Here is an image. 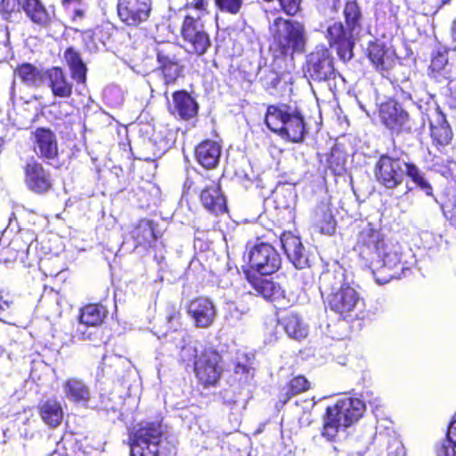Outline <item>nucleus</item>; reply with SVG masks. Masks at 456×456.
<instances>
[{
    "mask_svg": "<svg viewBox=\"0 0 456 456\" xmlns=\"http://www.w3.org/2000/svg\"><path fill=\"white\" fill-rule=\"evenodd\" d=\"M106 316L105 308L97 304H90L80 311L79 320L93 328L100 325Z\"/></svg>",
    "mask_w": 456,
    "mask_h": 456,
    "instance_id": "34",
    "label": "nucleus"
},
{
    "mask_svg": "<svg viewBox=\"0 0 456 456\" xmlns=\"http://www.w3.org/2000/svg\"><path fill=\"white\" fill-rule=\"evenodd\" d=\"M183 48L191 54L202 55L210 46L208 34L200 18L186 16L182 26Z\"/></svg>",
    "mask_w": 456,
    "mask_h": 456,
    "instance_id": "8",
    "label": "nucleus"
},
{
    "mask_svg": "<svg viewBox=\"0 0 456 456\" xmlns=\"http://www.w3.org/2000/svg\"><path fill=\"white\" fill-rule=\"evenodd\" d=\"M405 175L420 189L426 195L432 196L433 188L428 181L424 177L422 171L414 164L407 162V167L405 168Z\"/></svg>",
    "mask_w": 456,
    "mask_h": 456,
    "instance_id": "38",
    "label": "nucleus"
},
{
    "mask_svg": "<svg viewBox=\"0 0 456 456\" xmlns=\"http://www.w3.org/2000/svg\"><path fill=\"white\" fill-rule=\"evenodd\" d=\"M309 388L310 383L304 376L295 377L289 384V390L281 395L280 400L282 403H286L291 396L305 392Z\"/></svg>",
    "mask_w": 456,
    "mask_h": 456,
    "instance_id": "39",
    "label": "nucleus"
},
{
    "mask_svg": "<svg viewBox=\"0 0 456 456\" xmlns=\"http://www.w3.org/2000/svg\"><path fill=\"white\" fill-rule=\"evenodd\" d=\"M360 256L370 264L377 283L386 284L393 279L407 276L411 263L398 243L385 240L383 234L367 224L358 238Z\"/></svg>",
    "mask_w": 456,
    "mask_h": 456,
    "instance_id": "1",
    "label": "nucleus"
},
{
    "mask_svg": "<svg viewBox=\"0 0 456 456\" xmlns=\"http://www.w3.org/2000/svg\"><path fill=\"white\" fill-rule=\"evenodd\" d=\"M314 223L322 233L332 234L335 232L333 216L325 205L319 207L314 214Z\"/></svg>",
    "mask_w": 456,
    "mask_h": 456,
    "instance_id": "36",
    "label": "nucleus"
},
{
    "mask_svg": "<svg viewBox=\"0 0 456 456\" xmlns=\"http://www.w3.org/2000/svg\"><path fill=\"white\" fill-rule=\"evenodd\" d=\"M131 441V456L175 454V444L169 440L167 427L160 420H148L138 424Z\"/></svg>",
    "mask_w": 456,
    "mask_h": 456,
    "instance_id": "3",
    "label": "nucleus"
},
{
    "mask_svg": "<svg viewBox=\"0 0 456 456\" xmlns=\"http://www.w3.org/2000/svg\"><path fill=\"white\" fill-rule=\"evenodd\" d=\"M265 124L273 132L293 142L303 140L305 127L302 114L293 106L271 105L265 114Z\"/></svg>",
    "mask_w": 456,
    "mask_h": 456,
    "instance_id": "5",
    "label": "nucleus"
},
{
    "mask_svg": "<svg viewBox=\"0 0 456 456\" xmlns=\"http://www.w3.org/2000/svg\"><path fill=\"white\" fill-rule=\"evenodd\" d=\"M307 403L309 404V406H310L311 408H312V407L314 406V404L312 401L307 402Z\"/></svg>",
    "mask_w": 456,
    "mask_h": 456,
    "instance_id": "53",
    "label": "nucleus"
},
{
    "mask_svg": "<svg viewBox=\"0 0 456 456\" xmlns=\"http://www.w3.org/2000/svg\"><path fill=\"white\" fill-rule=\"evenodd\" d=\"M455 447L456 445L452 442L444 439L437 446L436 454L437 456H456Z\"/></svg>",
    "mask_w": 456,
    "mask_h": 456,
    "instance_id": "43",
    "label": "nucleus"
},
{
    "mask_svg": "<svg viewBox=\"0 0 456 456\" xmlns=\"http://www.w3.org/2000/svg\"><path fill=\"white\" fill-rule=\"evenodd\" d=\"M178 314V313L176 312V310L174 308V307H170V313L168 314L167 319V321L170 322L172 320H174L176 315Z\"/></svg>",
    "mask_w": 456,
    "mask_h": 456,
    "instance_id": "49",
    "label": "nucleus"
},
{
    "mask_svg": "<svg viewBox=\"0 0 456 456\" xmlns=\"http://www.w3.org/2000/svg\"><path fill=\"white\" fill-rule=\"evenodd\" d=\"M133 238L137 245L151 246L156 240L153 223L149 220H141L133 231Z\"/></svg>",
    "mask_w": 456,
    "mask_h": 456,
    "instance_id": "35",
    "label": "nucleus"
},
{
    "mask_svg": "<svg viewBox=\"0 0 456 456\" xmlns=\"http://www.w3.org/2000/svg\"><path fill=\"white\" fill-rule=\"evenodd\" d=\"M81 0H62V4L63 5H69L71 3L73 2H76V3H80Z\"/></svg>",
    "mask_w": 456,
    "mask_h": 456,
    "instance_id": "51",
    "label": "nucleus"
},
{
    "mask_svg": "<svg viewBox=\"0 0 456 456\" xmlns=\"http://www.w3.org/2000/svg\"><path fill=\"white\" fill-rule=\"evenodd\" d=\"M24 173L25 183L30 191L37 193H43L51 189V175L41 163L36 160L28 162L25 166Z\"/></svg>",
    "mask_w": 456,
    "mask_h": 456,
    "instance_id": "14",
    "label": "nucleus"
},
{
    "mask_svg": "<svg viewBox=\"0 0 456 456\" xmlns=\"http://www.w3.org/2000/svg\"><path fill=\"white\" fill-rule=\"evenodd\" d=\"M281 243L288 258L296 268L303 269L309 265L308 253L297 236L291 232H284L281 237Z\"/></svg>",
    "mask_w": 456,
    "mask_h": 456,
    "instance_id": "16",
    "label": "nucleus"
},
{
    "mask_svg": "<svg viewBox=\"0 0 456 456\" xmlns=\"http://www.w3.org/2000/svg\"><path fill=\"white\" fill-rule=\"evenodd\" d=\"M369 58L379 70H388L395 62V53L391 47L374 43L369 47Z\"/></svg>",
    "mask_w": 456,
    "mask_h": 456,
    "instance_id": "22",
    "label": "nucleus"
},
{
    "mask_svg": "<svg viewBox=\"0 0 456 456\" xmlns=\"http://www.w3.org/2000/svg\"><path fill=\"white\" fill-rule=\"evenodd\" d=\"M64 398L70 403L86 406L89 403L92 393L89 386L78 378H69L62 383Z\"/></svg>",
    "mask_w": 456,
    "mask_h": 456,
    "instance_id": "18",
    "label": "nucleus"
},
{
    "mask_svg": "<svg viewBox=\"0 0 456 456\" xmlns=\"http://www.w3.org/2000/svg\"><path fill=\"white\" fill-rule=\"evenodd\" d=\"M63 58L71 71L73 79L78 84H84L86 79V67L79 53L69 47L64 52Z\"/></svg>",
    "mask_w": 456,
    "mask_h": 456,
    "instance_id": "29",
    "label": "nucleus"
},
{
    "mask_svg": "<svg viewBox=\"0 0 456 456\" xmlns=\"http://www.w3.org/2000/svg\"><path fill=\"white\" fill-rule=\"evenodd\" d=\"M39 415L42 420L51 428L58 427L63 419V410L61 403L55 398H50L39 404Z\"/></svg>",
    "mask_w": 456,
    "mask_h": 456,
    "instance_id": "26",
    "label": "nucleus"
},
{
    "mask_svg": "<svg viewBox=\"0 0 456 456\" xmlns=\"http://www.w3.org/2000/svg\"><path fill=\"white\" fill-rule=\"evenodd\" d=\"M75 13H76V16H78V17H83V15H84V12L82 10H77L75 12Z\"/></svg>",
    "mask_w": 456,
    "mask_h": 456,
    "instance_id": "52",
    "label": "nucleus"
},
{
    "mask_svg": "<svg viewBox=\"0 0 456 456\" xmlns=\"http://www.w3.org/2000/svg\"><path fill=\"white\" fill-rule=\"evenodd\" d=\"M151 6V0H118V16L126 26L136 28L149 19Z\"/></svg>",
    "mask_w": 456,
    "mask_h": 456,
    "instance_id": "12",
    "label": "nucleus"
},
{
    "mask_svg": "<svg viewBox=\"0 0 456 456\" xmlns=\"http://www.w3.org/2000/svg\"><path fill=\"white\" fill-rule=\"evenodd\" d=\"M365 405L357 398L345 397L326 410L322 436L333 440L338 433L357 421L362 415Z\"/></svg>",
    "mask_w": 456,
    "mask_h": 456,
    "instance_id": "6",
    "label": "nucleus"
},
{
    "mask_svg": "<svg viewBox=\"0 0 456 456\" xmlns=\"http://www.w3.org/2000/svg\"><path fill=\"white\" fill-rule=\"evenodd\" d=\"M288 336L296 340L306 338L308 327L302 318L295 313H289L280 321Z\"/></svg>",
    "mask_w": 456,
    "mask_h": 456,
    "instance_id": "28",
    "label": "nucleus"
},
{
    "mask_svg": "<svg viewBox=\"0 0 456 456\" xmlns=\"http://www.w3.org/2000/svg\"><path fill=\"white\" fill-rule=\"evenodd\" d=\"M253 355L248 354H238L234 362V373L239 377L240 380L247 381L254 375Z\"/></svg>",
    "mask_w": 456,
    "mask_h": 456,
    "instance_id": "37",
    "label": "nucleus"
},
{
    "mask_svg": "<svg viewBox=\"0 0 456 456\" xmlns=\"http://www.w3.org/2000/svg\"><path fill=\"white\" fill-rule=\"evenodd\" d=\"M18 10L21 8L27 16L36 24L47 26L51 15L39 0H17Z\"/></svg>",
    "mask_w": 456,
    "mask_h": 456,
    "instance_id": "24",
    "label": "nucleus"
},
{
    "mask_svg": "<svg viewBox=\"0 0 456 456\" xmlns=\"http://www.w3.org/2000/svg\"><path fill=\"white\" fill-rule=\"evenodd\" d=\"M32 247V243H30L27 248V250L28 251L30 249V248Z\"/></svg>",
    "mask_w": 456,
    "mask_h": 456,
    "instance_id": "54",
    "label": "nucleus"
},
{
    "mask_svg": "<svg viewBox=\"0 0 456 456\" xmlns=\"http://www.w3.org/2000/svg\"><path fill=\"white\" fill-rule=\"evenodd\" d=\"M269 34L273 47L283 56L293 58L305 52L307 33L298 20L276 17L269 22Z\"/></svg>",
    "mask_w": 456,
    "mask_h": 456,
    "instance_id": "4",
    "label": "nucleus"
},
{
    "mask_svg": "<svg viewBox=\"0 0 456 456\" xmlns=\"http://www.w3.org/2000/svg\"><path fill=\"white\" fill-rule=\"evenodd\" d=\"M379 116L383 124L391 130L399 131L408 122L409 115L402 106L389 100L380 105Z\"/></svg>",
    "mask_w": 456,
    "mask_h": 456,
    "instance_id": "17",
    "label": "nucleus"
},
{
    "mask_svg": "<svg viewBox=\"0 0 456 456\" xmlns=\"http://www.w3.org/2000/svg\"><path fill=\"white\" fill-rule=\"evenodd\" d=\"M15 75L29 86L38 87L45 80V71H43L32 64L24 63L15 70Z\"/></svg>",
    "mask_w": 456,
    "mask_h": 456,
    "instance_id": "31",
    "label": "nucleus"
},
{
    "mask_svg": "<svg viewBox=\"0 0 456 456\" xmlns=\"http://www.w3.org/2000/svg\"><path fill=\"white\" fill-rule=\"evenodd\" d=\"M197 161L205 168L211 169L216 167L221 156L220 145L210 140L199 144L195 150Z\"/></svg>",
    "mask_w": 456,
    "mask_h": 456,
    "instance_id": "23",
    "label": "nucleus"
},
{
    "mask_svg": "<svg viewBox=\"0 0 456 456\" xmlns=\"http://www.w3.org/2000/svg\"><path fill=\"white\" fill-rule=\"evenodd\" d=\"M248 256L250 267L261 275H270L281 265L280 255L268 243H256L249 249Z\"/></svg>",
    "mask_w": 456,
    "mask_h": 456,
    "instance_id": "11",
    "label": "nucleus"
},
{
    "mask_svg": "<svg viewBox=\"0 0 456 456\" xmlns=\"http://www.w3.org/2000/svg\"><path fill=\"white\" fill-rule=\"evenodd\" d=\"M181 357L183 361L194 359V372L198 379L204 385H214L223 371L221 355L215 350L204 349L198 354L192 346L182 348Z\"/></svg>",
    "mask_w": 456,
    "mask_h": 456,
    "instance_id": "7",
    "label": "nucleus"
},
{
    "mask_svg": "<svg viewBox=\"0 0 456 456\" xmlns=\"http://www.w3.org/2000/svg\"><path fill=\"white\" fill-rule=\"evenodd\" d=\"M327 37L330 45H338L343 47H351L352 40L355 39V37L349 32L346 27L344 28L341 22H335L330 26Z\"/></svg>",
    "mask_w": 456,
    "mask_h": 456,
    "instance_id": "33",
    "label": "nucleus"
},
{
    "mask_svg": "<svg viewBox=\"0 0 456 456\" xmlns=\"http://www.w3.org/2000/svg\"><path fill=\"white\" fill-rule=\"evenodd\" d=\"M452 38L456 42V18H455V20L452 25Z\"/></svg>",
    "mask_w": 456,
    "mask_h": 456,
    "instance_id": "50",
    "label": "nucleus"
},
{
    "mask_svg": "<svg viewBox=\"0 0 456 456\" xmlns=\"http://www.w3.org/2000/svg\"><path fill=\"white\" fill-rule=\"evenodd\" d=\"M3 10L7 12H13L16 7L18 8L17 0H1Z\"/></svg>",
    "mask_w": 456,
    "mask_h": 456,
    "instance_id": "47",
    "label": "nucleus"
},
{
    "mask_svg": "<svg viewBox=\"0 0 456 456\" xmlns=\"http://www.w3.org/2000/svg\"><path fill=\"white\" fill-rule=\"evenodd\" d=\"M188 4L199 11H206L208 6L207 0H191Z\"/></svg>",
    "mask_w": 456,
    "mask_h": 456,
    "instance_id": "48",
    "label": "nucleus"
},
{
    "mask_svg": "<svg viewBox=\"0 0 456 456\" xmlns=\"http://www.w3.org/2000/svg\"><path fill=\"white\" fill-rule=\"evenodd\" d=\"M256 292L273 302H280L284 298V290L281 286L267 279H257L253 282Z\"/></svg>",
    "mask_w": 456,
    "mask_h": 456,
    "instance_id": "30",
    "label": "nucleus"
},
{
    "mask_svg": "<svg viewBox=\"0 0 456 456\" xmlns=\"http://www.w3.org/2000/svg\"><path fill=\"white\" fill-rule=\"evenodd\" d=\"M89 328L92 327L79 321L75 330L74 337H77L78 339L81 340L91 339V336L93 333L89 331Z\"/></svg>",
    "mask_w": 456,
    "mask_h": 456,
    "instance_id": "45",
    "label": "nucleus"
},
{
    "mask_svg": "<svg viewBox=\"0 0 456 456\" xmlns=\"http://www.w3.org/2000/svg\"><path fill=\"white\" fill-rule=\"evenodd\" d=\"M188 312L200 328L210 326L216 317L215 306L206 297H199L192 300L189 305Z\"/></svg>",
    "mask_w": 456,
    "mask_h": 456,
    "instance_id": "20",
    "label": "nucleus"
},
{
    "mask_svg": "<svg viewBox=\"0 0 456 456\" xmlns=\"http://www.w3.org/2000/svg\"><path fill=\"white\" fill-rule=\"evenodd\" d=\"M305 76L316 82H322L336 77L333 61L328 49L316 47L306 57Z\"/></svg>",
    "mask_w": 456,
    "mask_h": 456,
    "instance_id": "10",
    "label": "nucleus"
},
{
    "mask_svg": "<svg viewBox=\"0 0 456 456\" xmlns=\"http://www.w3.org/2000/svg\"><path fill=\"white\" fill-rule=\"evenodd\" d=\"M35 152L42 159L53 160L58 156V142L54 133L39 127L32 132Z\"/></svg>",
    "mask_w": 456,
    "mask_h": 456,
    "instance_id": "15",
    "label": "nucleus"
},
{
    "mask_svg": "<svg viewBox=\"0 0 456 456\" xmlns=\"http://www.w3.org/2000/svg\"><path fill=\"white\" fill-rule=\"evenodd\" d=\"M387 450L390 456H401L404 454V447L402 442L397 438L389 440Z\"/></svg>",
    "mask_w": 456,
    "mask_h": 456,
    "instance_id": "44",
    "label": "nucleus"
},
{
    "mask_svg": "<svg viewBox=\"0 0 456 456\" xmlns=\"http://www.w3.org/2000/svg\"><path fill=\"white\" fill-rule=\"evenodd\" d=\"M343 15L346 28L355 37L359 35L362 28V12L355 1H347L343 10Z\"/></svg>",
    "mask_w": 456,
    "mask_h": 456,
    "instance_id": "32",
    "label": "nucleus"
},
{
    "mask_svg": "<svg viewBox=\"0 0 456 456\" xmlns=\"http://www.w3.org/2000/svg\"><path fill=\"white\" fill-rule=\"evenodd\" d=\"M406 167V160L383 155L376 164L375 176L377 181L387 189H395L403 183Z\"/></svg>",
    "mask_w": 456,
    "mask_h": 456,
    "instance_id": "9",
    "label": "nucleus"
},
{
    "mask_svg": "<svg viewBox=\"0 0 456 456\" xmlns=\"http://www.w3.org/2000/svg\"><path fill=\"white\" fill-rule=\"evenodd\" d=\"M200 202L207 210L215 215L223 214L227 208L224 196L216 183H211L202 190Z\"/></svg>",
    "mask_w": 456,
    "mask_h": 456,
    "instance_id": "21",
    "label": "nucleus"
},
{
    "mask_svg": "<svg viewBox=\"0 0 456 456\" xmlns=\"http://www.w3.org/2000/svg\"><path fill=\"white\" fill-rule=\"evenodd\" d=\"M320 290L330 311L351 322L364 318V301L359 292L344 282L340 272L327 271L320 276Z\"/></svg>",
    "mask_w": 456,
    "mask_h": 456,
    "instance_id": "2",
    "label": "nucleus"
},
{
    "mask_svg": "<svg viewBox=\"0 0 456 456\" xmlns=\"http://www.w3.org/2000/svg\"><path fill=\"white\" fill-rule=\"evenodd\" d=\"M312 421V413L309 410L304 411L302 414L298 417V425L300 426V428L309 427Z\"/></svg>",
    "mask_w": 456,
    "mask_h": 456,
    "instance_id": "46",
    "label": "nucleus"
},
{
    "mask_svg": "<svg viewBox=\"0 0 456 456\" xmlns=\"http://www.w3.org/2000/svg\"><path fill=\"white\" fill-rule=\"evenodd\" d=\"M447 62L448 58L445 52L440 50L433 52L428 70V77L437 83L446 82L450 77Z\"/></svg>",
    "mask_w": 456,
    "mask_h": 456,
    "instance_id": "27",
    "label": "nucleus"
},
{
    "mask_svg": "<svg viewBox=\"0 0 456 456\" xmlns=\"http://www.w3.org/2000/svg\"><path fill=\"white\" fill-rule=\"evenodd\" d=\"M45 80L55 97L69 98L71 96L72 82L61 68L53 67L45 70Z\"/></svg>",
    "mask_w": 456,
    "mask_h": 456,
    "instance_id": "19",
    "label": "nucleus"
},
{
    "mask_svg": "<svg viewBox=\"0 0 456 456\" xmlns=\"http://www.w3.org/2000/svg\"><path fill=\"white\" fill-rule=\"evenodd\" d=\"M346 162L345 154L338 148H333L328 158L329 167L334 169L335 172H340L343 170Z\"/></svg>",
    "mask_w": 456,
    "mask_h": 456,
    "instance_id": "41",
    "label": "nucleus"
},
{
    "mask_svg": "<svg viewBox=\"0 0 456 456\" xmlns=\"http://www.w3.org/2000/svg\"><path fill=\"white\" fill-rule=\"evenodd\" d=\"M443 122L440 126L431 125L432 135L440 144H448L452 139V133L444 117H441Z\"/></svg>",
    "mask_w": 456,
    "mask_h": 456,
    "instance_id": "40",
    "label": "nucleus"
},
{
    "mask_svg": "<svg viewBox=\"0 0 456 456\" xmlns=\"http://www.w3.org/2000/svg\"><path fill=\"white\" fill-rule=\"evenodd\" d=\"M215 4L220 11L236 14L241 7L242 0H215Z\"/></svg>",
    "mask_w": 456,
    "mask_h": 456,
    "instance_id": "42",
    "label": "nucleus"
},
{
    "mask_svg": "<svg viewBox=\"0 0 456 456\" xmlns=\"http://www.w3.org/2000/svg\"><path fill=\"white\" fill-rule=\"evenodd\" d=\"M175 50L176 46L172 44H164L157 48V59L166 84L175 82L182 72V66L175 53Z\"/></svg>",
    "mask_w": 456,
    "mask_h": 456,
    "instance_id": "13",
    "label": "nucleus"
},
{
    "mask_svg": "<svg viewBox=\"0 0 456 456\" xmlns=\"http://www.w3.org/2000/svg\"><path fill=\"white\" fill-rule=\"evenodd\" d=\"M173 114L183 119H190L198 112V104L194 99L185 91L176 92L173 94Z\"/></svg>",
    "mask_w": 456,
    "mask_h": 456,
    "instance_id": "25",
    "label": "nucleus"
}]
</instances>
